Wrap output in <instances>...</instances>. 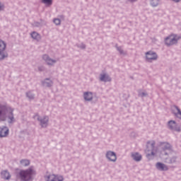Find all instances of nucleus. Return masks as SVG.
Segmentation results:
<instances>
[{"label": "nucleus", "mask_w": 181, "mask_h": 181, "mask_svg": "<svg viewBox=\"0 0 181 181\" xmlns=\"http://www.w3.org/2000/svg\"><path fill=\"white\" fill-rule=\"evenodd\" d=\"M21 180L29 181L36 175V172L33 168H30L25 170H21L19 173Z\"/></svg>", "instance_id": "f03ea898"}, {"label": "nucleus", "mask_w": 181, "mask_h": 181, "mask_svg": "<svg viewBox=\"0 0 181 181\" xmlns=\"http://www.w3.org/2000/svg\"><path fill=\"white\" fill-rule=\"evenodd\" d=\"M6 42L0 40V60H4L8 57V53H6Z\"/></svg>", "instance_id": "39448f33"}, {"label": "nucleus", "mask_w": 181, "mask_h": 181, "mask_svg": "<svg viewBox=\"0 0 181 181\" xmlns=\"http://www.w3.org/2000/svg\"><path fill=\"white\" fill-rule=\"evenodd\" d=\"M130 1V2H135V1H136V0H129Z\"/></svg>", "instance_id": "cd10ccee"}, {"label": "nucleus", "mask_w": 181, "mask_h": 181, "mask_svg": "<svg viewBox=\"0 0 181 181\" xmlns=\"http://www.w3.org/2000/svg\"><path fill=\"white\" fill-rule=\"evenodd\" d=\"M83 97L86 101H91V100H93V93L90 92H86L83 94Z\"/></svg>", "instance_id": "2eb2a0df"}, {"label": "nucleus", "mask_w": 181, "mask_h": 181, "mask_svg": "<svg viewBox=\"0 0 181 181\" xmlns=\"http://www.w3.org/2000/svg\"><path fill=\"white\" fill-rule=\"evenodd\" d=\"M132 158L136 162H140V160H142V155L139 154V153H132Z\"/></svg>", "instance_id": "4468645a"}, {"label": "nucleus", "mask_w": 181, "mask_h": 181, "mask_svg": "<svg viewBox=\"0 0 181 181\" xmlns=\"http://www.w3.org/2000/svg\"><path fill=\"white\" fill-rule=\"evenodd\" d=\"M146 57L148 62H152V60H156L158 59V55L156 53L149 51L146 53Z\"/></svg>", "instance_id": "0eeeda50"}, {"label": "nucleus", "mask_w": 181, "mask_h": 181, "mask_svg": "<svg viewBox=\"0 0 181 181\" xmlns=\"http://www.w3.org/2000/svg\"><path fill=\"white\" fill-rule=\"evenodd\" d=\"M12 109L8 108L5 106H3L0 109V119H4L5 118V115H8V122H13L15 121V118L13 117V114H12Z\"/></svg>", "instance_id": "f257e3e1"}, {"label": "nucleus", "mask_w": 181, "mask_h": 181, "mask_svg": "<svg viewBox=\"0 0 181 181\" xmlns=\"http://www.w3.org/2000/svg\"><path fill=\"white\" fill-rule=\"evenodd\" d=\"M9 134V129L8 127H0V138H5V136H8Z\"/></svg>", "instance_id": "6e6552de"}, {"label": "nucleus", "mask_w": 181, "mask_h": 181, "mask_svg": "<svg viewBox=\"0 0 181 181\" xmlns=\"http://www.w3.org/2000/svg\"><path fill=\"white\" fill-rule=\"evenodd\" d=\"M21 163L22 166H29V165H30V162L29 161V160H22L21 161Z\"/></svg>", "instance_id": "aec40b11"}, {"label": "nucleus", "mask_w": 181, "mask_h": 181, "mask_svg": "<svg viewBox=\"0 0 181 181\" xmlns=\"http://www.w3.org/2000/svg\"><path fill=\"white\" fill-rule=\"evenodd\" d=\"M4 9V5L0 4V11H2Z\"/></svg>", "instance_id": "a878e982"}, {"label": "nucleus", "mask_w": 181, "mask_h": 181, "mask_svg": "<svg viewBox=\"0 0 181 181\" xmlns=\"http://www.w3.org/2000/svg\"><path fill=\"white\" fill-rule=\"evenodd\" d=\"M45 181H64V177L61 175L49 174L45 177Z\"/></svg>", "instance_id": "423d86ee"}, {"label": "nucleus", "mask_w": 181, "mask_h": 181, "mask_svg": "<svg viewBox=\"0 0 181 181\" xmlns=\"http://www.w3.org/2000/svg\"><path fill=\"white\" fill-rule=\"evenodd\" d=\"M145 153H146V158L148 159H151V156H156L158 150L155 148V141H151L147 143V148Z\"/></svg>", "instance_id": "7ed1b4c3"}, {"label": "nucleus", "mask_w": 181, "mask_h": 181, "mask_svg": "<svg viewBox=\"0 0 181 181\" xmlns=\"http://www.w3.org/2000/svg\"><path fill=\"white\" fill-rule=\"evenodd\" d=\"M31 37H33V39H35V40H39V39H40V35H39L36 32H33L31 33Z\"/></svg>", "instance_id": "6ab92c4d"}, {"label": "nucleus", "mask_w": 181, "mask_h": 181, "mask_svg": "<svg viewBox=\"0 0 181 181\" xmlns=\"http://www.w3.org/2000/svg\"><path fill=\"white\" fill-rule=\"evenodd\" d=\"M49 122V117H45L44 119L40 120L42 127H46L47 125V122Z\"/></svg>", "instance_id": "a211bd4d"}, {"label": "nucleus", "mask_w": 181, "mask_h": 181, "mask_svg": "<svg viewBox=\"0 0 181 181\" xmlns=\"http://www.w3.org/2000/svg\"><path fill=\"white\" fill-rule=\"evenodd\" d=\"M168 126L170 127V129H173L174 131H177V132H180V127H177V124H176L175 121H170L168 122Z\"/></svg>", "instance_id": "1a4fd4ad"}, {"label": "nucleus", "mask_w": 181, "mask_h": 181, "mask_svg": "<svg viewBox=\"0 0 181 181\" xmlns=\"http://www.w3.org/2000/svg\"><path fill=\"white\" fill-rule=\"evenodd\" d=\"M106 156L107 159H109V160H111L112 162H115V160H117V155L112 151H107Z\"/></svg>", "instance_id": "9d476101"}, {"label": "nucleus", "mask_w": 181, "mask_h": 181, "mask_svg": "<svg viewBox=\"0 0 181 181\" xmlns=\"http://www.w3.org/2000/svg\"><path fill=\"white\" fill-rule=\"evenodd\" d=\"M35 118H37V119H39V116H35Z\"/></svg>", "instance_id": "c85d7f7f"}, {"label": "nucleus", "mask_w": 181, "mask_h": 181, "mask_svg": "<svg viewBox=\"0 0 181 181\" xmlns=\"http://www.w3.org/2000/svg\"><path fill=\"white\" fill-rule=\"evenodd\" d=\"M156 168H157V169L158 170H162V171H165L168 170L169 168H168V165L162 163H157L156 164Z\"/></svg>", "instance_id": "f8f14e48"}, {"label": "nucleus", "mask_w": 181, "mask_h": 181, "mask_svg": "<svg viewBox=\"0 0 181 181\" xmlns=\"http://www.w3.org/2000/svg\"><path fill=\"white\" fill-rule=\"evenodd\" d=\"M151 4L152 5V6H158V5L159 4V0H151Z\"/></svg>", "instance_id": "412c9836"}, {"label": "nucleus", "mask_w": 181, "mask_h": 181, "mask_svg": "<svg viewBox=\"0 0 181 181\" xmlns=\"http://www.w3.org/2000/svg\"><path fill=\"white\" fill-rule=\"evenodd\" d=\"M1 176L3 179H5L6 180H8V179H11V174H9V173L6 170H4L1 172Z\"/></svg>", "instance_id": "dca6fc26"}, {"label": "nucleus", "mask_w": 181, "mask_h": 181, "mask_svg": "<svg viewBox=\"0 0 181 181\" xmlns=\"http://www.w3.org/2000/svg\"><path fill=\"white\" fill-rule=\"evenodd\" d=\"M30 94V93H27V96H28L29 98H33V95H29Z\"/></svg>", "instance_id": "393cba45"}, {"label": "nucleus", "mask_w": 181, "mask_h": 181, "mask_svg": "<svg viewBox=\"0 0 181 181\" xmlns=\"http://www.w3.org/2000/svg\"><path fill=\"white\" fill-rule=\"evenodd\" d=\"M52 0H42V4H45V5H52Z\"/></svg>", "instance_id": "5701e85b"}, {"label": "nucleus", "mask_w": 181, "mask_h": 181, "mask_svg": "<svg viewBox=\"0 0 181 181\" xmlns=\"http://www.w3.org/2000/svg\"><path fill=\"white\" fill-rule=\"evenodd\" d=\"M172 111L177 118H180L181 119V111L179 107L173 106L172 107Z\"/></svg>", "instance_id": "9b49d317"}, {"label": "nucleus", "mask_w": 181, "mask_h": 181, "mask_svg": "<svg viewBox=\"0 0 181 181\" xmlns=\"http://www.w3.org/2000/svg\"><path fill=\"white\" fill-rule=\"evenodd\" d=\"M174 2H179L180 0H173Z\"/></svg>", "instance_id": "bb28decb"}, {"label": "nucleus", "mask_w": 181, "mask_h": 181, "mask_svg": "<svg viewBox=\"0 0 181 181\" xmlns=\"http://www.w3.org/2000/svg\"><path fill=\"white\" fill-rule=\"evenodd\" d=\"M100 81H111V78L107 74H102L100 75Z\"/></svg>", "instance_id": "f3484780"}, {"label": "nucleus", "mask_w": 181, "mask_h": 181, "mask_svg": "<svg viewBox=\"0 0 181 181\" xmlns=\"http://www.w3.org/2000/svg\"><path fill=\"white\" fill-rule=\"evenodd\" d=\"M164 151H170V144L168 143H164Z\"/></svg>", "instance_id": "4be33fe9"}, {"label": "nucleus", "mask_w": 181, "mask_h": 181, "mask_svg": "<svg viewBox=\"0 0 181 181\" xmlns=\"http://www.w3.org/2000/svg\"><path fill=\"white\" fill-rule=\"evenodd\" d=\"M54 23H55V25H60V19L59 18L54 19Z\"/></svg>", "instance_id": "b1692460"}, {"label": "nucleus", "mask_w": 181, "mask_h": 181, "mask_svg": "<svg viewBox=\"0 0 181 181\" xmlns=\"http://www.w3.org/2000/svg\"><path fill=\"white\" fill-rule=\"evenodd\" d=\"M42 59H43V60H45V61L46 62V63H47V64H49V66H52V64H54V63H56V60H53V59H50V58L49 57V56H48V55H46V54L43 55Z\"/></svg>", "instance_id": "ddd939ff"}, {"label": "nucleus", "mask_w": 181, "mask_h": 181, "mask_svg": "<svg viewBox=\"0 0 181 181\" xmlns=\"http://www.w3.org/2000/svg\"><path fill=\"white\" fill-rule=\"evenodd\" d=\"M180 35L171 34L165 39V44L167 46H173V45H176V43H177V41L180 40Z\"/></svg>", "instance_id": "20e7f679"}]
</instances>
